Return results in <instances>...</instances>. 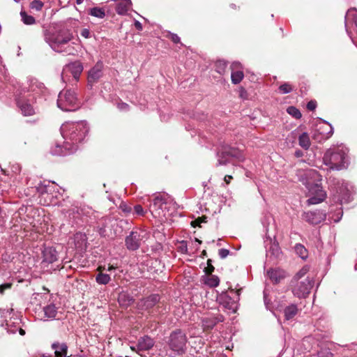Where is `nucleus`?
<instances>
[{
	"label": "nucleus",
	"instance_id": "69168bd1",
	"mask_svg": "<svg viewBox=\"0 0 357 357\" xmlns=\"http://www.w3.org/2000/svg\"><path fill=\"white\" fill-rule=\"evenodd\" d=\"M189 223H192V224H194V223H200L199 222H198L197 220H192L190 221Z\"/></svg>",
	"mask_w": 357,
	"mask_h": 357
},
{
	"label": "nucleus",
	"instance_id": "e433bc0d",
	"mask_svg": "<svg viewBox=\"0 0 357 357\" xmlns=\"http://www.w3.org/2000/svg\"><path fill=\"white\" fill-rule=\"evenodd\" d=\"M119 209L125 214L126 216L131 217L132 213V206L126 202H121L119 205Z\"/></svg>",
	"mask_w": 357,
	"mask_h": 357
},
{
	"label": "nucleus",
	"instance_id": "6e6552de",
	"mask_svg": "<svg viewBox=\"0 0 357 357\" xmlns=\"http://www.w3.org/2000/svg\"><path fill=\"white\" fill-rule=\"evenodd\" d=\"M57 107L64 112H74L80 107L76 92L70 89H63L58 95Z\"/></svg>",
	"mask_w": 357,
	"mask_h": 357
},
{
	"label": "nucleus",
	"instance_id": "9d476101",
	"mask_svg": "<svg viewBox=\"0 0 357 357\" xmlns=\"http://www.w3.org/2000/svg\"><path fill=\"white\" fill-rule=\"evenodd\" d=\"M187 340L185 333L181 330L177 329L170 333L167 343L172 351L182 354L185 351Z\"/></svg>",
	"mask_w": 357,
	"mask_h": 357
},
{
	"label": "nucleus",
	"instance_id": "473e14b6",
	"mask_svg": "<svg viewBox=\"0 0 357 357\" xmlns=\"http://www.w3.org/2000/svg\"><path fill=\"white\" fill-rule=\"evenodd\" d=\"M343 215V211L342 208H336L334 212L331 211L329 213V218L331 221H333L335 223L338 222Z\"/></svg>",
	"mask_w": 357,
	"mask_h": 357
},
{
	"label": "nucleus",
	"instance_id": "09e8293b",
	"mask_svg": "<svg viewBox=\"0 0 357 357\" xmlns=\"http://www.w3.org/2000/svg\"><path fill=\"white\" fill-rule=\"evenodd\" d=\"M129 105H128L126 102H123L121 101H119L117 102V108L122 112H126L129 110Z\"/></svg>",
	"mask_w": 357,
	"mask_h": 357
},
{
	"label": "nucleus",
	"instance_id": "37998d69",
	"mask_svg": "<svg viewBox=\"0 0 357 357\" xmlns=\"http://www.w3.org/2000/svg\"><path fill=\"white\" fill-rule=\"evenodd\" d=\"M316 215V213L314 212H307L305 213V218L306 221H307L309 223H320V220H317L314 216Z\"/></svg>",
	"mask_w": 357,
	"mask_h": 357
},
{
	"label": "nucleus",
	"instance_id": "3c124183",
	"mask_svg": "<svg viewBox=\"0 0 357 357\" xmlns=\"http://www.w3.org/2000/svg\"><path fill=\"white\" fill-rule=\"evenodd\" d=\"M317 107V102L315 100H310L307 104V109L310 111H313Z\"/></svg>",
	"mask_w": 357,
	"mask_h": 357
},
{
	"label": "nucleus",
	"instance_id": "052dcab7",
	"mask_svg": "<svg viewBox=\"0 0 357 357\" xmlns=\"http://www.w3.org/2000/svg\"><path fill=\"white\" fill-rule=\"evenodd\" d=\"M232 179V176H229V175H227V176H225V182L227 183V184H229L230 183V181Z\"/></svg>",
	"mask_w": 357,
	"mask_h": 357
},
{
	"label": "nucleus",
	"instance_id": "13d9d810",
	"mask_svg": "<svg viewBox=\"0 0 357 357\" xmlns=\"http://www.w3.org/2000/svg\"><path fill=\"white\" fill-rule=\"evenodd\" d=\"M97 271H98L99 273H103V271H107V268L105 266H99L97 268Z\"/></svg>",
	"mask_w": 357,
	"mask_h": 357
},
{
	"label": "nucleus",
	"instance_id": "4be33fe9",
	"mask_svg": "<svg viewBox=\"0 0 357 357\" xmlns=\"http://www.w3.org/2000/svg\"><path fill=\"white\" fill-rule=\"evenodd\" d=\"M231 68L232 70L231 74L232 83L234 84H239L244 77L243 71L239 70L241 68V64L239 62L236 61L232 63Z\"/></svg>",
	"mask_w": 357,
	"mask_h": 357
},
{
	"label": "nucleus",
	"instance_id": "aec40b11",
	"mask_svg": "<svg viewBox=\"0 0 357 357\" xmlns=\"http://www.w3.org/2000/svg\"><path fill=\"white\" fill-rule=\"evenodd\" d=\"M223 321L224 317L221 314L208 315L202 319V326L204 330L212 329L218 323Z\"/></svg>",
	"mask_w": 357,
	"mask_h": 357
},
{
	"label": "nucleus",
	"instance_id": "774afa93",
	"mask_svg": "<svg viewBox=\"0 0 357 357\" xmlns=\"http://www.w3.org/2000/svg\"><path fill=\"white\" fill-rule=\"evenodd\" d=\"M84 0H77V3L80 4L83 2Z\"/></svg>",
	"mask_w": 357,
	"mask_h": 357
},
{
	"label": "nucleus",
	"instance_id": "79ce46f5",
	"mask_svg": "<svg viewBox=\"0 0 357 357\" xmlns=\"http://www.w3.org/2000/svg\"><path fill=\"white\" fill-rule=\"evenodd\" d=\"M310 268L308 266H304L294 277L292 281H298L305 276L308 273Z\"/></svg>",
	"mask_w": 357,
	"mask_h": 357
},
{
	"label": "nucleus",
	"instance_id": "4c0bfd02",
	"mask_svg": "<svg viewBox=\"0 0 357 357\" xmlns=\"http://www.w3.org/2000/svg\"><path fill=\"white\" fill-rule=\"evenodd\" d=\"M220 280L218 276L211 275L207 278L205 281V284L211 287H215L219 285Z\"/></svg>",
	"mask_w": 357,
	"mask_h": 357
},
{
	"label": "nucleus",
	"instance_id": "5701e85b",
	"mask_svg": "<svg viewBox=\"0 0 357 357\" xmlns=\"http://www.w3.org/2000/svg\"><path fill=\"white\" fill-rule=\"evenodd\" d=\"M267 275L271 281L275 284L280 282L286 276V273L281 269H270L267 271Z\"/></svg>",
	"mask_w": 357,
	"mask_h": 357
},
{
	"label": "nucleus",
	"instance_id": "c756f323",
	"mask_svg": "<svg viewBox=\"0 0 357 357\" xmlns=\"http://www.w3.org/2000/svg\"><path fill=\"white\" fill-rule=\"evenodd\" d=\"M45 316L49 319H54L57 314V308L54 304H50L43 309Z\"/></svg>",
	"mask_w": 357,
	"mask_h": 357
},
{
	"label": "nucleus",
	"instance_id": "f3484780",
	"mask_svg": "<svg viewBox=\"0 0 357 357\" xmlns=\"http://www.w3.org/2000/svg\"><path fill=\"white\" fill-rule=\"evenodd\" d=\"M50 153L55 156H66L76 152V147L70 145L64 140L63 144L55 143L50 150Z\"/></svg>",
	"mask_w": 357,
	"mask_h": 357
},
{
	"label": "nucleus",
	"instance_id": "0e129e2a",
	"mask_svg": "<svg viewBox=\"0 0 357 357\" xmlns=\"http://www.w3.org/2000/svg\"><path fill=\"white\" fill-rule=\"evenodd\" d=\"M264 303L266 307H268V301H267V297L266 295L264 294Z\"/></svg>",
	"mask_w": 357,
	"mask_h": 357
},
{
	"label": "nucleus",
	"instance_id": "4d7b16f0",
	"mask_svg": "<svg viewBox=\"0 0 357 357\" xmlns=\"http://www.w3.org/2000/svg\"><path fill=\"white\" fill-rule=\"evenodd\" d=\"M135 28L138 30V31H142V24L137 20H135Z\"/></svg>",
	"mask_w": 357,
	"mask_h": 357
},
{
	"label": "nucleus",
	"instance_id": "a878e982",
	"mask_svg": "<svg viewBox=\"0 0 357 357\" xmlns=\"http://www.w3.org/2000/svg\"><path fill=\"white\" fill-rule=\"evenodd\" d=\"M52 348L54 350L55 357H66L68 354V346L66 343L54 342Z\"/></svg>",
	"mask_w": 357,
	"mask_h": 357
},
{
	"label": "nucleus",
	"instance_id": "8fccbe9b",
	"mask_svg": "<svg viewBox=\"0 0 357 357\" xmlns=\"http://www.w3.org/2000/svg\"><path fill=\"white\" fill-rule=\"evenodd\" d=\"M229 254V250L225 248H221L218 251V255L221 259L226 258Z\"/></svg>",
	"mask_w": 357,
	"mask_h": 357
},
{
	"label": "nucleus",
	"instance_id": "423d86ee",
	"mask_svg": "<svg viewBox=\"0 0 357 357\" xmlns=\"http://www.w3.org/2000/svg\"><path fill=\"white\" fill-rule=\"evenodd\" d=\"M44 85L37 82H31L29 88H23L16 94V102L24 116H31L36 113L33 103L37 96L43 92Z\"/></svg>",
	"mask_w": 357,
	"mask_h": 357
},
{
	"label": "nucleus",
	"instance_id": "39448f33",
	"mask_svg": "<svg viewBox=\"0 0 357 357\" xmlns=\"http://www.w3.org/2000/svg\"><path fill=\"white\" fill-rule=\"evenodd\" d=\"M60 130L66 143L75 146L77 151L88 136L89 126L86 121H68L62 124Z\"/></svg>",
	"mask_w": 357,
	"mask_h": 357
},
{
	"label": "nucleus",
	"instance_id": "b1692460",
	"mask_svg": "<svg viewBox=\"0 0 357 357\" xmlns=\"http://www.w3.org/2000/svg\"><path fill=\"white\" fill-rule=\"evenodd\" d=\"M43 261L48 264H52L56 261L58 259L57 252L54 248H45L43 251Z\"/></svg>",
	"mask_w": 357,
	"mask_h": 357
},
{
	"label": "nucleus",
	"instance_id": "f704fd0d",
	"mask_svg": "<svg viewBox=\"0 0 357 357\" xmlns=\"http://www.w3.org/2000/svg\"><path fill=\"white\" fill-rule=\"evenodd\" d=\"M118 301L122 305H129L133 303L132 297L125 293L119 295Z\"/></svg>",
	"mask_w": 357,
	"mask_h": 357
},
{
	"label": "nucleus",
	"instance_id": "6e6d98bb",
	"mask_svg": "<svg viewBox=\"0 0 357 357\" xmlns=\"http://www.w3.org/2000/svg\"><path fill=\"white\" fill-rule=\"evenodd\" d=\"M10 287V284H4L0 285V293L3 294L6 289H8Z\"/></svg>",
	"mask_w": 357,
	"mask_h": 357
},
{
	"label": "nucleus",
	"instance_id": "f8f14e48",
	"mask_svg": "<svg viewBox=\"0 0 357 357\" xmlns=\"http://www.w3.org/2000/svg\"><path fill=\"white\" fill-rule=\"evenodd\" d=\"M231 158H236L240 162L245 160L244 154L239 149L231 146H225L222 148L220 153H218V165H225L229 162Z\"/></svg>",
	"mask_w": 357,
	"mask_h": 357
},
{
	"label": "nucleus",
	"instance_id": "c03bdc74",
	"mask_svg": "<svg viewBox=\"0 0 357 357\" xmlns=\"http://www.w3.org/2000/svg\"><path fill=\"white\" fill-rule=\"evenodd\" d=\"M80 36L86 39H89L95 36L94 33L87 28H84L80 31Z\"/></svg>",
	"mask_w": 357,
	"mask_h": 357
},
{
	"label": "nucleus",
	"instance_id": "393cba45",
	"mask_svg": "<svg viewBox=\"0 0 357 357\" xmlns=\"http://www.w3.org/2000/svg\"><path fill=\"white\" fill-rule=\"evenodd\" d=\"M154 340L149 336H144L139 339L137 348L140 351H147L151 349L154 345Z\"/></svg>",
	"mask_w": 357,
	"mask_h": 357
},
{
	"label": "nucleus",
	"instance_id": "7ed1b4c3",
	"mask_svg": "<svg viewBox=\"0 0 357 357\" xmlns=\"http://www.w3.org/2000/svg\"><path fill=\"white\" fill-rule=\"evenodd\" d=\"M152 216L160 223L183 222V216L176 211V203L167 194H158L149 205Z\"/></svg>",
	"mask_w": 357,
	"mask_h": 357
},
{
	"label": "nucleus",
	"instance_id": "dca6fc26",
	"mask_svg": "<svg viewBox=\"0 0 357 357\" xmlns=\"http://www.w3.org/2000/svg\"><path fill=\"white\" fill-rule=\"evenodd\" d=\"M139 306L142 310H151L149 313L152 316L157 315L160 312L159 308L160 307V296L158 294H153L150 296L143 299L139 303Z\"/></svg>",
	"mask_w": 357,
	"mask_h": 357
},
{
	"label": "nucleus",
	"instance_id": "f03ea898",
	"mask_svg": "<svg viewBox=\"0 0 357 357\" xmlns=\"http://www.w3.org/2000/svg\"><path fill=\"white\" fill-rule=\"evenodd\" d=\"M36 191L38 193V202L41 205L61 206L66 220L75 223H78L79 220L82 222H87L83 215L82 208L74 206L68 199L59 200L60 194L56 190L54 183L50 184V181L40 182L36 186Z\"/></svg>",
	"mask_w": 357,
	"mask_h": 357
},
{
	"label": "nucleus",
	"instance_id": "9b49d317",
	"mask_svg": "<svg viewBox=\"0 0 357 357\" xmlns=\"http://www.w3.org/2000/svg\"><path fill=\"white\" fill-rule=\"evenodd\" d=\"M335 185L337 193L335 199L341 205L350 202L352 199L353 186L345 181H337Z\"/></svg>",
	"mask_w": 357,
	"mask_h": 357
},
{
	"label": "nucleus",
	"instance_id": "ddd939ff",
	"mask_svg": "<svg viewBox=\"0 0 357 357\" xmlns=\"http://www.w3.org/2000/svg\"><path fill=\"white\" fill-rule=\"evenodd\" d=\"M266 229V237L270 241L271 245L267 250V256H270L273 259H279L282 255V251L278 242L275 241V234L271 233L270 230L275 231L276 229V225H268Z\"/></svg>",
	"mask_w": 357,
	"mask_h": 357
},
{
	"label": "nucleus",
	"instance_id": "c85d7f7f",
	"mask_svg": "<svg viewBox=\"0 0 357 357\" xmlns=\"http://www.w3.org/2000/svg\"><path fill=\"white\" fill-rule=\"evenodd\" d=\"M298 144L305 150H307L310 148L311 145V142L310 139L309 135L307 132H304L299 135Z\"/></svg>",
	"mask_w": 357,
	"mask_h": 357
},
{
	"label": "nucleus",
	"instance_id": "412c9836",
	"mask_svg": "<svg viewBox=\"0 0 357 357\" xmlns=\"http://www.w3.org/2000/svg\"><path fill=\"white\" fill-rule=\"evenodd\" d=\"M344 24L346 31L349 35L350 34L349 26L353 25L355 26L357 33V10L356 8L348 10L345 15Z\"/></svg>",
	"mask_w": 357,
	"mask_h": 357
},
{
	"label": "nucleus",
	"instance_id": "c9c22d12",
	"mask_svg": "<svg viewBox=\"0 0 357 357\" xmlns=\"http://www.w3.org/2000/svg\"><path fill=\"white\" fill-rule=\"evenodd\" d=\"M20 16L22 17V21L25 24L32 25L36 23L35 18L31 15H29L25 11L22 10L20 12Z\"/></svg>",
	"mask_w": 357,
	"mask_h": 357
},
{
	"label": "nucleus",
	"instance_id": "603ef678",
	"mask_svg": "<svg viewBox=\"0 0 357 357\" xmlns=\"http://www.w3.org/2000/svg\"><path fill=\"white\" fill-rule=\"evenodd\" d=\"M6 330L8 331V333H15L16 331L18 330V327H17L16 326H11V325H9L8 323H6Z\"/></svg>",
	"mask_w": 357,
	"mask_h": 357
},
{
	"label": "nucleus",
	"instance_id": "ea45409f",
	"mask_svg": "<svg viewBox=\"0 0 357 357\" xmlns=\"http://www.w3.org/2000/svg\"><path fill=\"white\" fill-rule=\"evenodd\" d=\"M145 211L140 204H137L132 207V213H131L132 218H137L138 216H143Z\"/></svg>",
	"mask_w": 357,
	"mask_h": 357
},
{
	"label": "nucleus",
	"instance_id": "6ab92c4d",
	"mask_svg": "<svg viewBox=\"0 0 357 357\" xmlns=\"http://www.w3.org/2000/svg\"><path fill=\"white\" fill-rule=\"evenodd\" d=\"M103 69V63L100 61H98L96 65L89 71L88 82L92 86V84L97 82L102 77Z\"/></svg>",
	"mask_w": 357,
	"mask_h": 357
},
{
	"label": "nucleus",
	"instance_id": "f257e3e1",
	"mask_svg": "<svg viewBox=\"0 0 357 357\" xmlns=\"http://www.w3.org/2000/svg\"><path fill=\"white\" fill-rule=\"evenodd\" d=\"M78 25L77 20L69 18L57 27L45 30L44 40L53 51L65 55H75L77 52L75 46L80 42L79 38L73 40Z\"/></svg>",
	"mask_w": 357,
	"mask_h": 357
},
{
	"label": "nucleus",
	"instance_id": "bf43d9fd",
	"mask_svg": "<svg viewBox=\"0 0 357 357\" xmlns=\"http://www.w3.org/2000/svg\"><path fill=\"white\" fill-rule=\"evenodd\" d=\"M324 122L329 126L330 130L328 131V134L329 135H331L333 132V128L332 126L328 122H327L326 121H324Z\"/></svg>",
	"mask_w": 357,
	"mask_h": 357
},
{
	"label": "nucleus",
	"instance_id": "a18cd8bd",
	"mask_svg": "<svg viewBox=\"0 0 357 357\" xmlns=\"http://www.w3.org/2000/svg\"><path fill=\"white\" fill-rule=\"evenodd\" d=\"M43 6H44V3L41 1L34 0L31 3L30 7L32 9L36 10V11H39L42 9Z\"/></svg>",
	"mask_w": 357,
	"mask_h": 357
},
{
	"label": "nucleus",
	"instance_id": "338daca9",
	"mask_svg": "<svg viewBox=\"0 0 357 357\" xmlns=\"http://www.w3.org/2000/svg\"><path fill=\"white\" fill-rule=\"evenodd\" d=\"M182 250H183V252H187V246L185 245V248H182Z\"/></svg>",
	"mask_w": 357,
	"mask_h": 357
},
{
	"label": "nucleus",
	"instance_id": "49530a36",
	"mask_svg": "<svg viewBox=\"0 0 357 357\" xmlns=\"http://www.w3.org/2000/svg\"><path fill=\"white\" fill-rule=\"evenodd\" d=\"M166 37L170 39L174 43H179L181 41L180 37L174 33H171L170 31H168Z\"/></svg>",
	"mask_w": 357,
	"mask_h": 357
},
{
	"label": "nucleus",
	"instance_id": "bb28decb",
	"mask_svg": "<svg viewBox=\"0 0 357 357\" xmlns=\"http://www.w3.org/2000/svg\"><path fill=\"white\" fill-rule=\"evenodd\" d=\"M75 243L77 248L81 250L86 248V234L79 232L75 235Z\"/></svg>",
	"mask_w": 357,
	"mask_h": 357
},
{
	"label": "nucleus",
	"instance_id": "2eb2a0df",
	"mask_svg": "<svg viewBox=\"0 0 357 357\" xmlns=\"http://www.w3.org/2000/svg\"><path fill=\"white\" fill-rule=\"evenodd\" d=\"M148 236V233L144 230H135L131 231L126 238V248L130 250H137L144 238Z\"/></svg>",
	"mask_w": 357,
	"mask_h": 357
},
{
	"label": "nucleus",
	"instance_id": "a211bd4d",
	"mask_svg": "<svg viewBox=\"0 0 357 357\" xmlns=\"http://www.w3.org/2000/svg\"><path fill=\"white\" fill-rule=\"evenodd\" d=\"M84 69L82 63L79 61H76L72 63H70L65 66V67L63 69L61 77L63 81L65 79V75L68 73H70L72 76L73 77L75 81H77L79 79V77L82 73Z\"/></svg>",
	"mask_w": 357,
	"mask_h": 357
},
{
	"label": "nucleus",
	"instance_id": "cd10ccee",
	"mask_svg": "<svg viewBox=\"0 0 357 357\" xmlns=\"http://www.w3.org/2000/svg\"><path fill=\"white\" fill-rule=\"evenodd\" d=\"M298 313V307L294 304L287 306L284 310V314L286 320H290Z\"/></svg>",
	"mask_w": 357,
	"mask_h": 357
},
{
	"label": "nucleus",
	"instance_id": "20e7f679",
	"mask_svg": "<svg viewBox=\"0 0 357 357\" xmlns=\"http://www.w3.org/2000/svg\"><path fill=\"white\" fill-rule=\"evenodd\" d=\"M298 180L308 190L310 198L307 204H317L322 202L326 197V192L321 185V176L314 169H298L296 172Z\"/></svg>",
	"mask_w": 357,
	"mask_h": 357
},
{
	"label": "nucleus",
	"instance_id": "7c9ffc66",
	"mask_svg": "<svg viewBox=\"0 0 357 357\" xmlns=\"http://www.w3.org/2000/svg\"><path fill=\"white\" fill-rule=\"evenodd\" d=\"M296 254L302 259H306L308 257V252L307 249L301 244L297 243L294 246Z\"/></svg>",
	"mask_w": 357,
	"mask_h": 357
},
{
	"label": "nucleus",
	"instance_id": "a19ab883",
	"mask_svg": "<svg viewBox=\"0 0 357 357\" xmlns=\"http://www.w3.org/2000/svg\"><path fill=\"white\" fill-rule=\"evenodd\" d=\"M279 92L282 94H287L293 91L294 87L289 82H284L279 86Z\"/></svg>",
	"mask_w": 357,
	"mask_h": 357
},
{
	"label": "nucleus",
	"instance_id": "864d4df0",
	"mask_svg": "<svg viewBox=\"0 0 357 357\" xmlns=\"http://www.w3.org/2000/svg\"><path fill=\"white\" fill-rule=\"evenodd\" d=\"M208 267L206 270V273L208 274H211L214 271V267L211 264V260L208 259L207 261Z\"/></svg>",
	"mask_w": 357,
	"mask_h": 357
},
{
	"label": "nucleus",
	"instance_id": "de8ad7c7",
	"mask_svg": "<svg viewBox=\"0 0 357 357\" xmlns=\"http://www.w3.org/2000/svg\"><path fill=\"white\" fill-rule=\"evenodd\" d=\"M226 65H227V63L225 61H218L216 63L217 72L219 73L220 74L223 73L225 68L226 67Z\"/></svg>",
	"mask_w": 357,
	"mask_h": 357
},
{
	"label": "nucleus",
	"instance_id": "1a4fd4ad",
	"mask_svg": "<svg viewBox=\"0 0 357 357\" xmlns=\"http://www.w3.org/2000/svg\"><path fill=\"white\" fill-rule=\"evenodd\" d=\"M239 299V294L238 291L229 289L227 291H223L218 294L216 297L217 302L224 308L236 312L238 308V301Z\"/></svg>",
	"mask_w": 357,
	"mask_h": 357
},
{
	"label": "nucleus",
	"instance_id": "0eeeda50",
	"mask_svg": "<svg viewBox=\"0 0 357 357\" xmlns=\"http://www.w3.org/2000/svg\"><path fill=\"white\" fill-rule=\"evenodd\" d=\"M348 149L343 145L331 148L323 157L324 164L331 169L340 170L348 165Z\"/></svg>",
	"mask_w": 357,
	"mask_h": 357
},
{
	"label": "nucleus",
	"instance_id": "2f4dec72",
	"mask_svg": "<svg viewBox=\"0 0 357 357\" xmlns=\"http://www.w3.org/2000/svg\"><path fill=\"white\" fill-rule=\"evenodd\" d=\"M110 280V275L105 273H98L96 276V281L99 284H107Z\"/></svg>",
	"mask_w": 357,
	"mask_h": 357
},
{
	"label": "nucleus",
	"instance_id": "4468645a",
	"mask_svg": "<svg viewBox=\"0 0 357 357\" xmlns=\"http://www.w3.org/2000/svg\"><path fill=\"white\" fill-rule=\"evenodd\" d=\"M292 292L298 298L306 297L310 294L313 285V281L309 277L301 281H292Z\"/></svg>",
	"mask_w": 357,
	"mask_h": 357
},
{
	"label": "nucleus",
	"instance_id": "5fc2aeb1",
	"mask_svg": "<svg viewBox=\"0 0 357 357\" xmlns=\"http://www.w3.org/2000/svg\"><path fill=\"white\" fill-rule=\"evenodd\" d=\"M294 155H295L296 158H298L303 157L304 156V152L303 151H301V150L298 149V150H296L295 151Z\"/></svg>",
	"mask_w": 357,
	"mask_h": 357
},
{
	"label": "nucleus",
	"instance_id": "680f3d73",
	"mask_svg": "<svg viewBox=\"0 0 357 357\" xmlns=\"http://www.w3.org/2000/svg\"><path fill=\"white\" fill-rule=\"evenodd\" d=\"M117 267L116 266H114V265H109V266L107 268V271H112L113 270H115L116 269Z\"/></svg>",
	"mask_w": 357,
	"mask_h": 357
},
{
	"label": "nucleus",
	"instance_id": "58836bf2",
	"mask_svg": "<svg viewBox=\"0 0 357 357\" xmlns=\"http://www.w3.org/2000/svg\"><path fill=\"white\" fill-rule=\"evenodd\" d=\"M287 112L296 119H300L302 114L298 109L294 106H289L287 109Z\"/></svg>",
	"mask_w": 357,
	"mask_h": 357
},
{
	"label": "nucleus",
	"instance_id": "72a5a7b5",
	"mask_svg": "<svg viewBox=\"0 0 357 357\" xmlns=\"http://www.w3.org/2000/svg\"><path fill=\"white\" fill-rule=\"evenodd\" d=\"M89 14L100 19H102L105 16L104 9L98 7H93L90 8L89 10Z\"/></svg>",
	"mask_w": 357,
	"mask_h": 357
},
{
	"label": "nucleus",
	"instance_id": "e2e57ef3",
	"mask_svg": "<svg viewBox=\"0 0 357 357\" xmlns=\"http://www.w3.org/2000/svg\"><path fill=\"white\" fill-rule=\"evenodd\" d=\"M18 330L21 335H24L25 334V331L24 329L18 327Z\"/></svg>",
	"mask_w": 357,
	"mask_h": 357
}]
</instances>
